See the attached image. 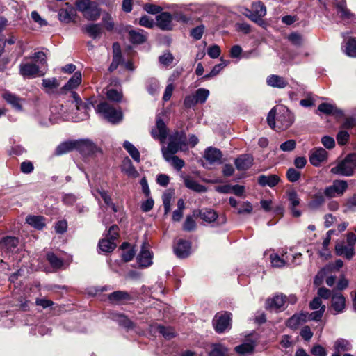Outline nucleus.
<instances>
[{
    "mask_svg": "<svg viewBox=\"0 0 356 356\" xmlns=\"http://www.w3.org/2000/svg\"><path fill=\"white\" fill-rule=\"evenodd\" d=\"M168 8L173 10L175 17L178 21L183 22H187L188 21V18L183 14V12L187 10L186 6L172 4Z\"/></svg>",
    "mask_w": 356,
    "mask_h": 356,
    "instance_id": "nucleus-32",
    "label": "nucleus"
},
{
    "mask_svg": "<svg viewBox=\"0 0 356 356\" xmlns=\"http://www.w3.org/2000/svg\"><path fill=\"white\" fill-rule=\"evenodd\" d=\"M199 216L201 219L209 223L215 221L218 218V214L216 211L207 209L200 211Z\"/></svg>",
    "mask_w": 356,
    "mask_h": 356,
    "instance_id": "nucleus-42",
    "label": "nucleus"
},
{
    "mask_svg": "<svg viewBox=\"0 0 356 356\" xmlns=\"http://www.w3.org/2000/svg\"><path fill=\"white\" fill-rule=\"evenodd\" d=\"M26 222L37 229H42L45 226L44 218L38 216H29L26 218Z\"/></svg>",
    "mask_w": 356,
    "mask_h": 356,
    "instance_id": "nucleus-36",
    "label": "nucleus"
},
{
    "mask_svg": "<svg viewBox=\"0 0 356 356\" xmlns=\"http://www.w3.org/2000/svg\"><path fill=\"white\" fill-rule=\"evenodd\" d=\"M325 196L324 193L317 192L312 196L311 201L309 202V207L313 209L320 208L325 202Z\"/></svg>",
    "mask_w": 356,
    "mask_h": 356,
    "instance_id": "nucleus-34",
    "label": "nucleus"
},
{
    "mask_svg": "<svg viewBox=\"0 0 356 356\" xmlns=\"http://www.w3.org/2000/svg\"><path fill=\"white\" fill-rule=\"evenodd\" d=\"M255 345L252 342L244 343L235 347V351L241 355H245L253 352Z\"/></svg>",
    "mask_w": 356,
    "mask_h": 356,
    "instance_id": "nucleus-44",
    "label": "nucleus"
},
{
    "mask_svg": "<svg viewBox=\"0 0 356 356\" xmlns=\"http://www.w3.org/2000/svg\"><path fill=\"white\" fill-rule=\"evenodd\" d=\"M149 247V244L147 241H144L136 257L137 263L141 268H147L153 264V252L150 250Z\"/></svg>",
    "mask_w": 356,
    "mask_h": 356,
    "instance_id": "nucleus-6",
    "label": "nucleus"
},
{
    "mask_svg": "<svg viewBox=\"0 0 356 356\" xmlns=\"http://www.w3.org/2000/svg\"><path fill=\"white\" fill-rule=\"evenodd\" d=\"M253 156L250 154H241L234 160V164L238 170H246L253 164Z\"/></svg>",
    "mask_w": 356,
    "mask_h": 356,
    "instance_id": "nucleus-15",
    "label": "nucleus"
},
{
    "mask_svg": "<svg viewBox=\"0 0 356 356\" xmlns=\"http://www.w3.org/2000/svg\"><path fill=\"white\" fill-rule=\"evenodd\" d=\"M346 306V299L341 293H336L332 297V307L337 312L341 313Z\"/></svg>",
    "mask_w": 356,
    "mask_h": 356,
    "instance_id": "nucleus-29",
    "label": "nucleus"
},
{
    "mask_svg": "<svg viewBox=\"0 0 356 356\" xmlns=\"http://www.w3.org/2000/svg\"><path fill=\"white\" fill-rule=\"evenodd\" d=\"M47 260L51 266L54 268H60L63 265V260L52 252L47 254Z\"/></svg>",
    "mask_w": 356,
    "mask_h": 356,
    "instance_id": "nucleus-51",
    "label": "nucleus"
},
{
    "mask_svg": "<svg viewBox=\"0 0 356 356\" xmlns=\"http://www.w3.org/2000/svg\"><path fill=\"white\" fill-rule=\"evenodd\" d=\"M184 184L188 188L195 192L204 193L207 191L204 186L200 184L197 181L189 177H186L184 178Z\"/></svg>",
    "mask_w": 356,
    "mask_h": 356,
    "instance_id": "nucleus-37",
    "label": "nucleus"
},
{
    "mask_svg": "<svg viewBox=\"0 0 356 356\" xmlns=\"http://www.w3.org/2000/svg\"><path fill=\"white\" fill-rule=\"evenodd\" d=\"M108 299L113 302H122L132 300L131 295L126 291H117L108 295Z\"/></svg>",
    "mask_w": 356,
    "mask_h": 356,
    "instance_id": "nucleus-30",
    "label": "nucleus"
},
{
    "mask_svg": "<svg viewBox=\"0 0 356 356\" xmlns=\"http://www.w3.org/2000/svg\"><path fill=\"white\" fill-rule=\"evenodd\" d=\"M266 83L271 87L278 88H284L288 85V82L284 78L275 74L268 76Z\"/></svg>",
    "mask_w": 356,
    "mask_h": 356,
    "instance_id": "nucleus-28",
    "label": "nucleus"
},
{
    "mask_svg": "<svg viewBox=\"0 0 356 356\" xmlns=\"http://www.w3.org/2000/svg\"><path fill=\"white\" fill-rule=\"evenodd\" d=\"M231 314L228 312L216 314L213 321L216 331L222 333L226 329L229 328Z\"/></svg>",
    "mask_w": 356,
    "mask_h": 356,
    "instance_id": "nucleus-10",
    "label": "nucleus"
},
{
    "mask_svg": "<svg viewBox=\"0 0 356 356\" xmlns=\"http://www.w3.org/2000/svg\"><path fill=\"white\" fill-rule=\"evenodd\" d=\"M350 138L349 134L346 131H340L337 135V140L339 145H346Z\"/></svg>",
    "mask_w": 356,
    "mask_h": 356,
    "instance_id": "nucleus-60",
    "label": "nucleus"
},
{
    "mask_svg": "<svg viewBox=\"0 0 356 356\" xmlns=\"http://www.w3.org/2000/svg\"><path fill=\"white\" fill-rule=\"evenodd\" d=\"M294 120V115L288 108L282 105L273 107L267 116L268 125L277 131L289 129Z\"/></svg>",
    "mask_w": 356,
    "mask_h": 356,
    "instance_id": "nucleus-1",
    "label": "nucleus"
},
{
    "mask_svg": "<svg viewBox=\"0 0 356 356\" xmlns=\"http://www.w3.org/2000/svg\"><path fill=\"white\" fill-rule=\"evenodd\" d=\"M123 147L127 151V152L135 161L137 163L140 161V152L132 143L126 140L123 143Z\"/></svg>",
    "mask_w": 356,
    "mask_h": 356,
    "instance_id": "nucleus-39",
    "label": "nucleus"
},
{
    "mask_svg": "<svg viewBox=\"0 0 356 356\" xmlns=\"http://www.w3.org/2000/svg\"><path fill=\"white\" fill-rule=\"evenodd\" d=\"M82 31L93 39L100 38L102 34V25L100 24H90L82 27Z\"/></svg>",
    "mask_w": 356,
    "mask_h": 356,
    "instance_id": "nucleus-27",
    "label": "nucleus"
},
{
    "mask_svg": "<svg viewBox=\"0 0 356 356\" xmlns=\"http://www.w3.org/2000/svg\"><path fill=\"white\" fill-rule=\"evenodd\" d=\"M106 95L110 100L115 102L120 101L122 97V93L115 89L108 90Z\"/></svg>",
    "mask_w": 356,
    "mask_h": 356,
    "instance_id": "nucleus-63",
    "label": "nucleus"
},
{
    "mask_svg": "<svg viewBox=\"0 0 356 356\" xmlns=\"http://www.w3.org/2000/svg\"><path fill=\"white\" fill-rule=\"evenodd\" d=\"M156 24L162 30H171L172 15L167 12L161 13L156 16Z\"/></svg>",
    "mask_w": 356,
    "mask_h": 356,
    "instance_id": "nucleus-20",
    "label": "nucleus"
},
{
    "mask_svg": "<svg viewBox=\"0 0 356 356\" xmlns=\"http://www.w3.org/2000/svg\"><path fill=\"white\" fill-rule=\"evenodd\" d=\"M2 97L6 101V102L10 104L13 106V108H14L15 110H22V99L19 98V97H17L15 94L11 93L9 91H5L3 93Z\"/></svg>",
    "mask_w": 356,
    "mask_h": 356,
    "instance_id": "nucleus-22",
    "label": "nucleus"
},
{
    "mask_svg": "<svg viewBox=\"0 0 356 356\" xmlns=\"http://www.w3.org/2000/svg\"><path fill=\"white\" fill-rule=\"evenodd\" d=\"M102 22L108 31H111L114 28V22L110 14L106 13L102 17Z\"/></svg>",
    "mask_w": 356,
    "mask_h": 356,
    "instance_id": "nucleus-62",
    "label": "nucleus"
},
{
    "mask_svg": "<svg viewBox=\"0 0 356 356\" xmlns=\"http://www.w3.org/2000/svg\"><path fill=\"white\" fill-rule=\"evenodd\" d=\"M209 95V90L205 88H199L196 90L195 96L197 103L203 104Z\"/></svg>",
    "mask_w": 356,
    "mask_h": 356,
    "instance_id": "nucleus-52",
    "label": "nucleus"
},
{
    "mask_svg": "<svg viewBox=\"0 0 356 356\" xmlns=\"http://www.w3.org/2000/svg\"><path fill=\"white\" fill-rule=\"evenodd\" d=\"M0 244L7 251L13 252L19 244V240L16 237L6 236L1 239Z\"/></svg>",
    "mask_w": 356,
    "mask_h": 356,
    "instance_id": "nucleus-33",
    "label": "nucleus"
},
{
    "mask_svg": "<svg viewBox=\"0 0 356 356\" xmlns=\"http://www.w3.org/2000/svg\"><path fill=\"white\" fill-rule=\"evenodd\" d=\"M288 200L290 202V209L294 217H299L301 211L296 209V207L300 204V198L294 190H289L286 192Z\"/></svg>",
    "mask_w": 356,
    "mask_h": 356,
    "instance_id": "nucleus-19",
    "label": "nucleus"
},
{
    "mask_svg": "<svg viewBox=\"0 0 356 356\" xmlns=\"http://www.w3.org/2000/svg\"><path fill=\"white\" fill-rule=\"evenodd\" d=\"M81 82V74L76 72L67 83L62 88V90H70L76 88Z\"/></svg>",
    "mask_w": 356,
    "mask_h": 356,
    "instance_id": "nucleus-35",
    "label": "nucleus"
},
{
    "mask_svg": "<svg viewBox=\"0 0 356 356\" xmlns=\"http://www.w3.org/2000/svg\"><path fill=\"white\" fill-rule=\"evenodd\" d=\"M296 140L290 139L282 143L280 146V148L283 152H291L296 148Z\"/></svg>",
    "mask_w": 356,
    "mask_h": 356,
    "instance_id": "nucleus-58",
    "label": "nucleus"
},
{
    "mask_svg": "<svg viewBox=\"0 0 356 356\" xmlns=\"http://www.w3.org/2000/svg\"><path fill=\"white\" fill-rule=\"evenodd\" d=\"M129 36V40L133 44H142L146 40V35L143 33V31L140 29H131V26L127 27Z\"/></svg>",
    "mask_w": 356,
    "mask_h": 356,
    "instance_id": "nucleus-25",
    "label": "nucleus"
},
{
    "mask_svg": "<svg viewBox=\"0 0 356 356\" xmlns=\"http://www.w3.org/2000/svg\"><path fill=\"white\" fill-rule=\"evenodd\" d=\"M353 165L351 157L350 154H348L343 161L339 162L336 166L332 167L330 170V172L341 176H351L354 172Z\"/></svg>",
    "mask_w": 356,
    "mask_h": 356,
    "instance_id": "nucleus-5",
    "label": "nucleus"
},
{
    "mask_svg": "<svg viewBox=\"0 0 356 356\" xmlns=\"http://www.w3.org/2000/svg\"><path fill=\"white\" fill-rule=\"evenodd\" d=\"M95 110L97 113L102 115L104 118L112 124L118 123L122 118L121 111L115 109L106 102L98 104Z\"/></svg>",
    "mask_w": 356,
    "mask_h": 356,
    "instance_id": "nucleus-4",
    "label": "nucleus"
},
{
    "mask_svg": "<svg viewBox=\"0 0 356 356\" xmlns=\"http://www.w3.org/2000/svg\"><path fill=\"white\" fill-rule=\"evenodd\" d=\"M173 195L174 193L170 191H166L163 194L162 200L164 207V215H167L171 209L170 202Z\"/></svg>",
    "mask_w": 356,
    "mask_h": 356,
    "instance_id": "nucleus-48",
    "label": "nucleus"
},
{
    "mask_svg": "<svg viewBox=\"0 0 356 356\" xmlns=\"http://www.w3.org/2000/svg\"><path fill=\"white\" fill-rule=\"evenodd\" d=\"M114 318L121 326L128 329H133L135 327V324L124 314H117Z\"/></svg>",
    "mask_w": 356,
    "mask_h": 356,
    "instance_id": "nucleus-45",
    "label": "nucleus"
},
{
    "mask_svg": "<svg viewBox=\"0 0 356 356\" xmlns=\"http://www.w3.org/2000/svg\"><path fill=\"white\" fill-rule=\"evenodd\" d=\"M72 96L73 98L72 102L74 104L76 110L83 112L81 116L76 118V120L79 121L87 119L88 118V111L93 106L92 102L83 103L79 95L75 92H72Z\"/></svg>",
    "mask_w": 356,
    "mask_h": 356,
    "instance_id": "nucleus-12",
    "label": "nucleus"
},
{
    "mask_svg": "<svg viewBox=\"0 0 356 356\" xmlns=\"http://www.w3.org/2000/svg\"><path fill=\"white\" fill-rule=\"evenodd\" d=\"M300 172L293 168H289L286 172V177L291 182L297 181L300 178Z\"/></svg>",
    "mask_w": 356,
    "mask_h": 356,
    "instance_id": "nucleus-55",
    "label": "nucleus"
},
{
    "mask_svg": "<svg viewBox=\"0 0 356 356\" xmlns=\"http://www.w3.org/2000/svg\"><path fill=\"white\" fill-rule=\"evenodd\" d=\"M337 8V14L342 20L350 22L355 19V15L346 8V3L338 2Z\"/></svg>",
    "mask_w": 356,
    "mask_h": 356,
    "instance_id": "nucleus-23",
    "label": "nucleus"
},
{
    "mask_svg": "<svg viewBox=\"0 0 356 356\" xmlns=\"http://www.w3.org/2000/svg\"><path fill=\"white\" fill-rule=\"evenodd\" d=\"M75 149V140L66 141L60 144L55 150V154L60 156Z\"/></svg>",
    "mask_w": 356,
    "mask_h": 356,
    "instance_id": "nucleus-38",
    "label": "nucleus"
},
{
    "mask_svg": "<svg viewBox=\"0 0 356 356\" xmlns=\"http://www.w3.org/2000/svg\"><path fill=\"white\" fill-rule=\"evenodd\" d=\"M159 86V84L158 81L154 79H151L147 82V89L149 94L154 95L158 92Z\"/></svg>",
    "mask_w": 356,
    "mask_h": 356,
    "instance_id": "nucleus-56",
    "label": "nucleus"
},
{
    "mask_svg": "<svg viewBox=\"0 0 356 356\" xmlns=\"http://www.w3.org/2000/svg\"><path fill=\"white\" fill-rule=\"evenodd\" d=\"M251 9L252 13L248 14L249 19L259 26H262L264 24L262 17L266 14V6L261 1H257L252 3Z\"/></svg>",
    "mask_w": 356,
    "mask_h": 356,
    "instance_id": "nucleus-8",
    "label": "nucleus"
},
{
    "mask_svg": "<svg viewBox=\"0 0 356 356\" xmlns=\"http://www.w3.org/2000/svg\"><path fill=\"white\" fill-rule=\"evenodd\" d=\"M76 16V10L72 7L63 8L59 10V19L65 23H69L74 20Z\"/></svg>",
    "mask_w": 356,
    "mask_h": 356,
    "instance_id": "nucleus-31",
    "label": "nucleus"
},
{
    "mask_svg": "<svg viewBox=\"0 0 356 356\" xmlns=\"http://www.w3.org/2000/svg\"><path fill=\"white\" fill-rule=\"evenodd\" d=\"M98 246L100 251L103 252H111L115 248L116 244L111 238L107 237V238L101 240L99 242Z\"/></svg>",
    "mask_w": 356,
    "mask_h": 356,
    "instance_id": "nucleus-41",
    "label": "nucleus"
},
{
    "mask_svg": "<svg viewBox=\"0 0 356 356\" xmlns=\"http://www.w3.org/2000/svg\"><path fill=\"white\" fill-rule=\"evenodd\" d=\"M163 158L167 162L170 163L175 170L178 171L181 170L185 165L184 160L179 159L175 155L164 156Z\"/></svg>",
    "mask_w": 356,
    "mask_h": 356,
    "instance_id": "nucleus-43",
    "label": "nucleus"
},
{
    "mask_svg": "<svg viewBox=\"0 0 356 356\" xmlns=\"http://www.w3.org/2000/svg\"><path fill=\"white\" fill-rule=\"evenodd\" d=\"M204 31V26L203 25L196 26L191 31V36L195 40H198L202 37Z\"/></svg>",
    "mask_w": 356,
    "mask_h": 356,
    "instance_id": "nucleus-61",
    "label": "nucleus"
},
{
    "mask_svg": "<svg viewBox=\"0 0 356 356\" xmlns=\"http://www.w3.org/2000/svg\"><path fill=\"white\" fill-rule=\"evenodd\" d=\"M348 188V183L345 180H334L331 186L324 190L325 195L328 198L341 196Z\"/></svg>",
    "mask_w": 356,
    "mask_h": 356,
    "instance_id": "nucleus-7",
    "label": "nucleus"
},
{
    "mask_svg": "<svg viewBox=\"0 0 356 356\" xmlns=\"http://www.w3.org/2000/svg\"><path fill=\"white\" fill-rule=\"evenodd\" d=\"M173 60H174V56L169 51L165 52L163 54L160 56L159 58V60L160 63L165 66L170 65L172 63Z\"/></svg>",
    "mask_w": 356,
    "mask_h": 356,
    "instance_id": "nucleus-54",
    "label": "nucleus"
},
{
    "mask_svg": "<svg viewBox=\"0 0 356 356\" xmlns=\"http://www.w3.org/2000/svg\"><path fill=\"white\" fill-rule=\"evenodd\" d=\"M328 158V152L322 147H314L309 152V159L311 164L318 167L322 163L326 162Z\"/></svg>",
    "mask_w": 356,
    "mask_h": 356,
    "instance_id": "nucleus-9",
    "label": "nucleus"
},
{
    "mask_svg": "<svg viewBox=\"0 0 356 356\" xmlns=\"http://www.w3.org/2000/svg\"><path fill=\"white\" fill-rule=\"evenodd\" d=\"M286 297L285 296L275 295L273 298H269L266 302V308L270 310H278L284 308Z\"/></svg>",
    "mask_w": 356,
    "mask_h": 356,
    "instance_id": "nucleus-16",
    "label": "nucleus"
},
{
    "mask_svg": "<svg viewBox=\"0 0 356 356\" xmlns=\"http://www.w3.org/2000/svg\"><path fill=\"white\" fill-rule=\"evenodd\" d=\"M19 74L23 77L29 79L44 75V73H40L38 65L35 63L25 62H22L19 65Z\"/></svg>",
    "mask_w": 356,
    "mask_h": 356,
    "instance_id": "nucleus-11",
    "label": "nucleus"
},
{
    "mask_svg": "<svg viewBox=\"0 0 356 356\" xmlns=\"http://www.w3.org/2000/svg\"><path fill=\"white\" fill-rule=\"evenodd\" d=\"M75 149L82 154L88 156L96 152L97 147L91 140L82 139L75 140Z\"/></svg>",
    "mask_w": 356,
    "mask_h": 356,
    "instance_id": "nucleus-13",
    "label": "nucleus"
},
{
    "mask_svg": "<svg viewBox=\"0 0 356 356\" xmlns=\"http://www.w3.org/2000/svg\"><path fill=\"white\" fill-rule=\"evenodd\" d=\"M220 60H221V63L216 65L209 74L204 75L202 77V79L207 80V79H209L211 77H213L219 74V72L227 65V61L223 60L222 59H220Z\"/></svg>",
    "mask_w": 356,
    "mask_h": 356,
    "instance_id": "nucleus-47",
    "label": "nucleus"
},
{
    "mask_svg": "<svg viewBox=\"0 0 356 356\" xmlns=\"http://www.w3.org/2000/svg\"><path fill=\"white\" fill-rule=\"evenodd\" d=\"M270 260L273 266L276 268H281L285 266V261L280 258L277 254H270Z\"/></svg>",
    "mask_w": 356,
    "mask_h": 356,
    "instance_id": "nucleus-59",
    "label": "nucleus"
},
{
    "mask_svg": "<svg viewBox=\"0 0 356 356\" xmlns=\"http://www.w3.org/2000/svg\"><path fill=\"white\" fill-rule=\"evenodd\" d=\"M187 145L186 136L183 131H176L169 138L167 147L161 149L163 156L175 155Z\"/></svg>",
    "mask_w": 356,
    "mask_h": 356,
    "instance_id": "nucleus-2",
    "label": "nucleus"
},
{
    "mask_svg": "<svg viewBox=\"0 0 356 356\" xmlns=\"http://www.w3.org/2000/svg\"><path fill=\"white\" fill-rule=\"evenodd\" d=\"M191 243L188 241L180 239L174 245V252L179 258H186L190 254Z\"/></svg>",
    "mask_w": 356,
    "mask_h": 356,
    "instance_id": "nucleus-14",
    "label": "nucleus"
},
{
    "mask_svg": "<svg viewBox=\"0 0 356 356\" xmlns=\"http://www.w3.org/2000/svg\"><path fill=\"white\" fill-rule=\"evenodd\" d=\"M343 49L348 56L356 58V38H352L348 39Z\"/></svg>",
    "mask_w": 356,
    "mask_h": 356,
    "instance_id": "nucleus-40",
    "label": "nucleus"
},
{
    "mask_svg": "<svg viewBox=\"0 0 356 356\" xmlns=\"http://www.w3.org/2000/svg\"><path fill=\"white\" fill-rule=\"evenodd\" d=\"M280 181V177L276 175H260L258 177V184L261 186H275Z\"/></svg>",
    "mask_w": 356,
    "mask_h": 356,
    "instance_id": "nucleus-24",
    "label": "nucleus"
},
{
    "mask_svg": "<svg viewBox=\"0 0 356 356\" xmlns=\"http://www.w3.org/2000/svg\"><path fill=\"white\" fill-rule=\"evenodd\" d=\"M228 349L222 344H213L209 356H228Z\"/></svg>",
    "mask_w": 356,
    "mask_h": 356,
    "instance_id": "nucleus-46",
    "label": "nucleus"
},
{
    "mask_svg": "<svg viewBox=\"0 0 356 356\" xmlns=\"http://www.w3.org/2000/svg\"><path fill=\"white\" fill-rule=\"evenodd\" d=\"M157 329L159 332L167 339L175 337V331L172 327L159 325Z\"/></svg>",
    "mask_w": 356,
    "mask_h": 356,
    "instance_id": "nucleus-53",
    "label": "nucleus"
},
{
    "mask_svg": "<svg viewBox=\"0 0 356 356\" xmlns=\"http://www.w3.org/2000/svg\"><path fill=\"white\" fill-rule=\"evenodd\" d=\"M222 152L220 149L214 147H208L204 151V157L210 163H220L222 159Z\"/></svg>",
    "mask_w": 356,
    "mask_h": 356,
    "instance_id": "nucleus-18",
    "label": "nucleus"
},
{
    "mask_svg": "<svg viewBox=\"0 0 356 356\" xmlns=\"http://www.w3.org/2000/svg\"><path fill=\"white\" fill-rule=\"evenodd\" d=\"M177 76V75H175V74H173L172 76L169 78L168 81L170 83H169L165 88V92H164V94L163 96V101L167 102L170 99V97L172 95V92L175 88L172 82L175 81V79Z\"/></svg>",
    "mask_w": 356,
    "mask_h": 356,
    "instance_id": "nucleus-49",
    "label": "nucleus"
},
{
    "mask_svg": "<svg viewBox=\"0 0 356 356\" xmlns=\"http://www.w3.org/2000/svg\"><path fill=\"white\" fill-rule=\"evenodd\" d=\"M196 228V222L190 216H188L183 224V229L184 231L191 232Z\"/></svg>",
    "mask_w": 356,
    "mask_h": 356,
    "instance_id": "nucleus-57",
    "label": "nucleus"
},
{
    "mask_svg": "<svg viewBox=\"0 0 356 356\" xmlns=\"http://www.w3.org/2000/svg\"><path fill=\"white\" fill-rule=\"evenodd\" d=\"M318 111L326 115H333L336 117H341L343 115V113L341 110L327 103L321 104L318 107Z\"/></svg>",
    "mask_w": 356,
    "mask_h": 356,
    "instance_id": "nucleus-26",
    "label": "nucleus"
},
{
    "mask_svg": "<svg viewBox=\"0 0 356 356\" xmlns=\"http://www.w3.org/2000/svg\"><path fill=\"white\" fill-rule=\"evenodd\" d=\"M336 254L339 256H344L350 259L354 255V248L351 245H346L343 241L339 242L335 245Z\"/></svg>",
    "mask_w": 356,
    "mask_h": 356,
    "instance_id": "nucleus-21",
    "label": "nucleus"
},
{
    "mask_svg": "<svg viewBox=\"0 0 356 356\" xmlns=\"http://www.w3.org/2000/svg\"><path fill=\"white\" fill-rule=\"evenodd\" d=\"M207 54L211 58H217L220 54V49L218 45L213 44L208 48Z\"/></svg>",
    "mask_w": 356,
    "mask_h": 356,
    "instance_id": "nucleus-64",
    "label": "nucleus"
},
{
    "mask_svg": "<svg viewBox=\"0 0 356 356\" xmlns=\"http://www.w3.org/2000/svg\"><path fill=\"white\" fill-rule=\"evenodd\" d=\"M42 85L49 92L50 90L57 88L60 86V83L56 78L44 79L42 80Z\"/></svg>",
    "mask_w": 356,
    "mask_h": 356,
    "instance_id": "nucleus-50",
    "label": "nucleus"
},
{
    "mask_svg": "<svg viewBox=\"0 0 356 356\" xmlns=\"http://www.w3.org/2000/svg\"><path fill=\"white\" fill-rule=\"evenodd\" d=\"M152 135L154 138H157L163 142L168 135V131L165 122L161 118L156 120V129L152 130Z\"/></svg>",
    "mask_w": 356,
    "mask_h": 356,
    "instance_id": "nucleus-17",
    "label": "nucleus"
},
{
    "mask_svg": "<svg viewBox=\"0 0 356 356\" xmlns=\"http://www.w3.org/2000/svg\"><path fill=\"white\" fill-rule=\"evenodd\" d=\"M76 6L88 20L96 21L100 17L101 9L95 2H92L90 0H78Z\"/></svg>",
    "mask_w": 356,
    "mask_h": 356,
    "instance_id": "nucleus-3",
    "label": "nucleus"
}]
</instances>
